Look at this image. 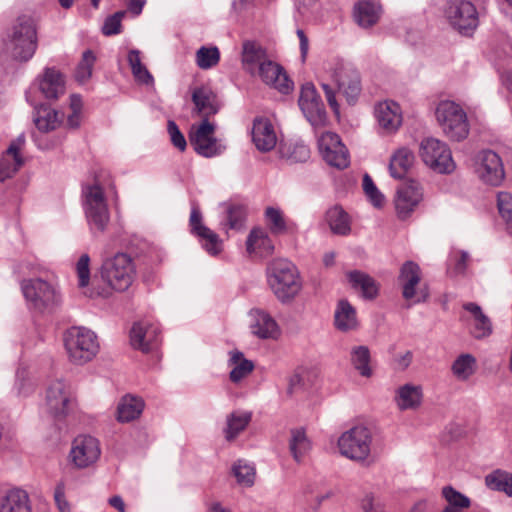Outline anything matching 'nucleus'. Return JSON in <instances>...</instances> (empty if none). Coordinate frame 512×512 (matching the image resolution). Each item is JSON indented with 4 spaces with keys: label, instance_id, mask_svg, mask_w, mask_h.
Wrapping results in <instances>:
<instances>
[{
    "label": "nucleus",
    "instance_id": "obj_48",
    "mask_svg": "<svg viewBox=\"0 0 512 512\" xmlns=\"http://www.w3.org/2000/svg\"><path fill=\"white\" fill-rule=\"evenodd\" d=\"M252 141L261 152L274 149L278 142L275 130H251Z\"/></svg>",
    "mask_w": 512,
    "mask_h": 512
},
{
    "label": "nucleus",
    "instance_id": "obj_63",
    "mask_svg": "<svg viewBox=\"0 0 512 512\" xmlns=\"http://www.w3.org/2000/svg\"><path fill=\"white\" fill-rule=\"evenodd\" d=\"M321 87L324 91L326 100L333 110L334 114L338 117L339 116V104L336 100L335 91L332 89V87L326 83H322Z\"/></svg>",
    "mask_w": 512,
    "mask_h": 512
},
{
    "label": "nucleus",
    "instance_id": "obj_26",
    "mask_svg": "<svg viewBox=\"0 0 512 512\" xmlns=\"http://www.w3.org/2000/svg\"><path fill=\"white\" fill-rule=\"evenodd\" d=\"M374 115L382 128H399L402 125V110L394 101L386 100L377 103L374 107Z\"/></svg>",
    "mask_w": 512,
    "mask_h": 512
},
{
    "label": "nucleus",
    "instance_id": "obj_29",
    "mask_svg": "<svg viewBox=\"0 0 512 512\" xmlns=\"http://www.w3.org/2000/svg\"><path fill=\"white\" fill-rule=\"evenodd\" d=\"M334 325L341 332L356 330L359 326L356 309L346 299L339 300L335 313Z\"/></svg>",
    "mask_w": 512,
    "mask_h": 512
},
{
    "label": "nucleus",
    "instance_id": "obj_35",
    "mask_svg": "<svg viewBox=\"0 0 512 512\" xmlns=\"http://www.w3.org/2000/svg\"><path fill=\"white\" fill-rule=\"evenodd\" d=\"M423 398L421 386L405 384L397 391V405L401 410L416 409L420 406Z\"/></svg>",
    "mask_w": 512,
    "mask_h": 512
},
{
    "label": "nucleus",
    "instance_id": "obj_18",
    "mask_svg": "<svg viewBox=\"0 0 512 512\" xmlns=\"http://www.w3.org/2000/svg\"><path fill=\"white\" fill-rule=\"evenodd\" d=\"M256 75H258L266 85L276 89L282 94H289L294 88V83L288 77L284 68L270 59L264 62V64L262 63Z\"/></svg>",
    "mask_w": 512,
    "mask_h": 512
},
{
    "label": "nucleus",
    "instance_id": "obj_39",
    "mask_svg": "<svg viewBox=\"0 0 512 512\" xmlns=\"http://www.w3.org/2000/svg\"><path fill=\"white\" fill-rule=\"evenodd\" d=\"M442 496L448 503L443 512H464L471 506V500L452 486L443 487Z\"/></svg>",
    "mask_w": 512,
    "mask_h": 512
},
{
    "label": "nucleus",
    "instance_id": "obj_52",
    "mask_svg": "<svg viewBox=\"0 0 512 512\" xmlns=\"http://www.w3.org/2000/svg\"><path fill=\"white\" fill-rule=\"evenodd\" d=\"M475 362L471 354H462L453 362L452 371L458 378L467 379L473 373Z\"/></svg>",
    "mask_w": 512,
    "mask_h": 512
},
{
    "label": "nucleus",
    "instance_id": "obj_25",
    "mask_svg": "<svg viewBox=\"0 0 512 512\" xmlns=\"http://www.w3.org/2000/svg\"><path fill=\"white\" fill-rule=\"evenodd\" d=\"M265 49L255 41H245L242 46V65L251 76H256L262 63L267 62Z\"/></svg>",
    "mask_w": 512,
    "mask_h": 512
},
{
    "label": "nucleus",
    "instance_id": "obj_44",
    "mask_svg": "<svg viewBox=\"0 0 512 512\" xmlns=\"http://www.w3.org/2000/svg\"><path fill=\"white\" fill-rule=\"evenodd\" d=\"M60 116L62 115L50 106L40 105L35 107L33 121L37 128H56L60 124Z\"/></svg>",
    "mask_w": 512,
    "mask_h": 512
},
{
    "label": "nucleus",
    "instance_id": "obj_31",
    "mask_svg": "<svg viewBox=\"0 0 512 512\" xmlns=\"http://www.w3.org/2000/svg\"><path fill=\"white\" fill-rule=\"evenodd\" d=\"M144 409V401L131 395L124 396L117 406V420L127 423L137 419Z\"/></svg>",
    "mask_w": 512,
    "mask_h": 512
},
{
    "label": "nucleus",
    "instance_id": "obj_9",
    "mask_svg": "<svg viewBox=\"0 0 512 512\" xmlns=\"http://www.w3.org/2000/svg\"><path fill=\"white\" fill-rule=\"evenodd\" d=\"M398 282L402 287V296L405 300L415 299L414 303L426 302L429 299V288L427 284L416 287L421 282V269L414 261H406L400 268Z\"/></svg>",
    "mask_w": 512,
    "mask_h": 512
},
{
    "label": "nucleus",
    "instance_id": "obj_20",
    "mask_svg": "<svg viewBox=\"0 0 512 512\" xmlns=\"http://www.w3.org/2000/svg\"><path fill=\"white\" fill-rule=\"evenodd\" d=\"M130 343L143 353L151 352L159 343L157 328L144 322L135 323L130 331Z\"/></svg>",
    "mask_w": 512,
    "mask_h": 512
},
{
    "label": "nucleus",
    "instance_id": "obj_36",
    "mask_svg": "<svg viewBox=\"0 0 512 512\" xmlns=\"http://www.w3.org/2000/svg\"><path fill=\"white\" fill-rule=\"evenodd\" d=\"M463 308L470 312L474 318V328L472 331L476 339L487 337L492 332V324L490 319L483 313L481 307L476 303H466Z\"/></svg>",
    "mask_w": 512,
    "mask_h": 512
},
{
    "label": "nucleus",
    "instance_id": "obj_28",
    "mask_svg": "<svg viewBox=\"0 0 512 512\" xmlns=\"http://www.w3.org/2000/svg\"><path fill=\"white\" fill-rule=\"evenodd\" d=\"M415 163V155L407 147H400L395 150L389 161V173L395 179H404Z\"/></svg>",
    "mask_w": 512,
    "mask_h": 512
},
{
    "label": "nucleus",
    "instance_id": "obj_11",
    "mask_svg": "<svg viewBox=\"0 0 512 512\" xmlns=\"http://www.w3.org/2000/svg\"><path fill=\"white\" fill-rule=\"evenodd\" d=\"M475 171L487 185L499 186L505 178V170L500 156L490 150H481L475 156Z\"/></svg>",
    "mask_w": 512,
    "mask_h": 512
},
{
    "label": "nucleus",
    "instance_id": "obj_50",
    "mask_svg": "<svg viewBox=\"0 0 512 512\" xmlns=\"http://www.w3.org/2000/svg\"><path fill=\"white\" fill-rule=\"evenodd\" d=\"M95 62L96 56L91 50H87L83 53L82 59L75 71V79L77 82L85 83L91 78Z\"/></svg>",
    "mask_w": 512,
    "mask_h": 512
},
{
    "label": "nucleus",
    "instance_id": "obj_23",
    "mask_svg": "<svg viewBox=\"0 0 512 512\" xmlns=\"http://www.w3.org/2000/svg\"><path fill=\"white\" fill-rule=\"evenodd\" d=\"M214 131L191 130L189 135L190 143L198 154L204 157H213L222 152L224 147L214 136Z\"/></svg>",
    "mask_w": 512,
    "mask_h": 512
},
{
    "label": "nucleus",
    "instance_id": "obj_41",
    "mask_svg": "<svg viewBox=\"0 0 512 512\" xmlns=\"http://www.w3.org/2000/svg\"><path fill=\"white\" fill-rule=\"evenodd\" d=\"M247 251L256 252L257 250L265 255L273 252L274 246L269 236L260 228H254L246 241Z\"/></svg>",
    "mask_w": 512,
    "mask_h": 512
},
{
    "label": "nucleus",
    "instance_id": "obj_5",
    "mask_svg": "<svg viewBox=\"0 0 512 512\" xmlns=\"http://www.w3.org/2000/svg\"><path fill=\"white\" fill-rule=\"evenodd\" d=\"M21 288L32 308L41 313H51L61 304L57 288L41 278L23 280Z\"/></svg>",
    "mask_w": 512,
    "mask_h": 512
},
{
    "label": "nucleus",
    "instance_id": "obj_4",
    "mask_svg": "<svg viewBox=\"0 0 512 512\" xmlns=\"http://www.w3.org/2000/svg\"><path fill=\"white\" fill-rule=\"evenodd\" d=\"M64 346L70 360L84 364L92 360L98 352L97 336L84 327H71L64 334Z\"/></svg>",
    "mask_w": 512,
    "mask_h": 512
},
{
    "label": "nucleus",
    "instance_id": "obj_33",
    "mask_svg": "<svg viewBox=\"0 0 512 512\" xmlns=\"http://www.w3.org/2000/svg\"><path fill=\"white\" fill-rule=\"evenodd\" d=\"M381 14V6L370 2H359L354 9V17L359 26L369 28L375 25Z\"/></svg>",
    "mask_w": 512,
    "mask_h": 512
},
{
    "label": "nucleus",
    "instance_id": "obj_19",
    "mask_svg": "<svg viewBox=\"0 0 512 512\" xmlns=\"http://www.w3.org/2000/svg\"><path fill=\"white\" fill-rule=\"evenodd\" d=\"M41 94L48 100H56L65 93V77L54 67H46L35 81Z\"/></svg>",
    "mask_w": 512,
    "mask_h": 512
},
{
    "label": "nucleus",
    "instance_id": "obj_60",
    "mask_svg": "<svg viewBox=\"0 0 512 512\" xmlns=\"http://www.w3.org/2000/svg\"><path fill=\"white\" fill-rule=\"evenodd\" d=\"M70 107L72 110V114L68 117V123L71 128L78 127L80 122V111L82 107L81 97L79 95H71L70 97Z\"/></svg>",
    "mask_w": 512,
    "mask_h": 512
},
{
    "label": "nucleus",
    "instance_id": "obj_53",
    "mask_svg": "<svg viewBox=\"0 0 512 512\" xmlns=\"http://www.w3.org/2000/svg\"><path fill=\"white\" fill-rule=\"evenodd\" d=\"M265 217L270 231L275 234H284L287 230L286 222L279 209L274 207H267L265 210Z\"/></svg>",
    "mask_w": 512,
    "mask_h": 512
},
{
    "label": "nucleus",
    "instance_id": "obj_10",
    "mask_svg": "<svg viewBox=\"0 0 512 512\" xmlns=\"http://www.w3.org/2000/svg\"><path fill=\"white\" fill-rule=\"evenodd\" d=\"M446 14L450 24L462 35H471L479 24L478 12L470 1L449 2Z\"/></svg>",
    "mask_w": 512,
    "mask_h": 512
},
{
    "label": "nucleus",
    "instance_id": "obj_49",
    "mask_svg": "<svg viewBox=\"0 0 512 512\" xmlns=\"http://www.w3.org/2000/svg\"><path fill=\"white\" fill-rule=\"evenodd\" d=\"M220 61V52L216 46L200 47L196 52V63L199 68L207 70L216 66Z\"/></svg>",
    "mask_w": 512,
    "mask_h": 512
},
{
    "label": "nucleus",
    "instance_id": "obj_56",
    "mask_svg": "<svg viewBox=\"0 0 512 512\" xmlns=\"http://www.w3.org/2000/svg\"><path fill=\"white\" fill-rule=\"evenodd\" d=\"M76 271L79 287L86 288L90 282V257L88 254L80 256L76 264Z\"/></svg>",
    "mask_w": 512,
    "mask_h": 512
},
{
    "label": "nucleus",
    "instance_id": "obj_55",
    "mask_svg": "<svg viewBox=\"0 0 512 512\" xmlns=\"http://www.w3.org/2000/svg\"><path fill=\"white\" fill-rule=\"evenodd\" d=\"M363 190H364L366 196L369 198L370 202L375 207L382 206V204L384 202V196L378 190V188L376 187L372 178L368 174H365L363 176Z\"/></svg>",
    "mask_w": 512,
    "mask_h": 512
},
{
    "label": "nucleus",
    "instance_id": "obj_24",
    "mask_svg": "<svg viewBox=\"0 0 512 512\" xmlns=\"http://www.w3.org/2000/svg\"><path fill=\"white\" fill-rule=\"evenodd\" d=\"M251 332L260 339H276L280 330L276 321L265 311L253 309L250 312Z\"/></svg>",
    "mask_w": 512,
    "mask_h": 512
},
{
    "label": "nucleus",
    "instance_id": "obj_51",
    "mask_svg": "<svg viewBox=\"0 0 512 512\" xmlns=\"http://www.w3.org/2000/svg\"><path fill=\"white\" fill-rule=\"evenodd\" d=\"M233 475L240 485L250 487L254 484L255 468L243 460H238L232 467Z\"/></svg>",
    "mask_w": 512,
    "mask_h": 512
},
{
    "label": "nucleus",
    "instance_id": "obj_45",
    "mask_svg": "<svg viewBox=\"0 0 512 512\" xmlns=\"http://www.w3.org/2000/svg\"><path fill=\"white\" fill-rule=\"evenodd\" d=\"M280 152L283 158L292 163H303L310 158V149L303 142L281 144Z\"/></svg>",
    "mask_w": 512,
    "mask_h": 512
},
{
    "label": "nucleus",
    "instance_id": "obj_37",
    "mask_svg": "<svg viewBox=\"0 0 512 512\" xmlns=\"http://www.w3.org/2000/svg\"><path fill=\"white\" fill-rule=\"evenodd\" d=\"M326 221L331 231L338 235H347L350 230L349 215L341 206H334L326 212Z\"/></svg>",
    "mask_w": 512,
    "mask_h": 512
},
{
    "label": "nucleus",
    "instance_id": "obj_17",
    "mask_svg": "<svg viewBox=\"0 0 512 512\" xmlns=\"http://www.w3.org/2000/svg\"><path fill=\"white\" fill-rule=\"evenodd\" d=\"M422 199V188L416 180L408 179L397 189L395 207L399 218L405 219Z\"/></svg>",
    "mask_w": 512,
    "mask_h": 512
},
{
    "label": "nucleus",
    "instance_id": "obj_22",
    "mask_svg": "<svg viewBox=\"0 0 512 512\" xmlns=\"http://www.w3.org/2000/svg\"><path fill=\"white\" fill-rule=\"evenodd\" d=\"M435 115L438 124L447 128L469 125L466 112L453 101H441L436 107Z\"/></svg>",
    "mask_w": 512,
    "mask_h": 512
},
{
    "label": "nucleus",
    "instance_id": "obj_21",
    "mask_svg": "<svg viewBox=\"0 0 512 512\" xmlns=\"http://www.w3.org/2000/svg\"><path fill=\"white\" fill-rule=\"evenodd\" d=\"M46 400L49 411L54 417H64L71 401L66 384L62 381L53 382L47 390Z\"/></svg>",
    "mask_w": 512,
    "mask_h": 512
},
{
    "label": "nucleus",
    "instance_id": "obj_7",
    "mask_svg": "<svg viewBox=\"0 0 512 512\" xmlns=\"http://www.w3.org/2000/svg\"><path fill=\"white\" fill-rule=\"evenodd\" d=\"M419 156L426 166L438 174H451L456 168L450 148L435 138L421 141Z\"/></svg>",
    "mask_w": 512,
    "mask_h": 512
},
{
    "label": "nucleus",
    "instance_id": "obj_64",
    "mask_svg": "<svg viewBox=\"0 0 512 512\" xmlns=\"http://www.w3.org/2000/svg\"><path fill=\"white\" fill-rule=\"evenodd\" d=\"M361 508L363 512H383L379 503L374 502V497L367 494L361 501Z\"/></svg>",
    "mask_w": 512,
    "mask_h": 512
},
{
    "label": "nucleus",
    "instance_id": "obj_57",
    "mask_svg": "<svg viewBox=\"0 0 512 512\" xmlns=\"http://www.w3.org/2000/svg\"><path fill=\"white\" fill-rule=\"evenodd\" d=\"M497 207L499 214L506 222H512V194L499 192L497 194Z\"/></svg>",
    "mask_w": 512,
    "mask_h": 512
},
{
    "label": "nucleus",
    "instance_id": "obj_14",
    "mask_svg": "<svg viewBox=\"0 0 512 512\" xmlns=\"http://www.w3.org/2000/svg\"><path fill=\"white\" fill-rule=\"evenodd\" d=\"M192 101L195 111L202 117V120L199 124L192 125L191 128H215L216 124L210 121V116L215 115L220 109L216 94L209 87H197L192 92Z\"/></svg>",
    "mask_w": 512,
    "mask_h": 512
},
{
    "label": "nucleus",
    "instance_id": "obj_47",
    "mask_svg": "<svg viewBox=\"0 0 512 512\" xmlns=\"http://www.w3.org/2000/svg\"><path fill=\"white\" fill-rule=\"evenodd\" d=\"M230 361L232 364H235V367L230 372V380L234 383L242 380L254 369L253 362L245 359L243 353L240 351H234Z\"/></svg>",
    "mask_w": 512,
    "mask_h": 512
},
{
    "label": "nucleus",
    "instance_id": "obj_32",
    "mask_svg": "<svg viewBox=\"0 0 512 512\" xmlns=\"http://www.w3.org/2000/svg\"><path fill=\"white\" fill-rule=\"evenodd\" d=\"M23 165V156L16 155L13 146L7 147L0 156V182L14 177Z\"/></svg>",
    "mask_w": 512,
    "mask_h": 512
},
{
    "label": "nucleus",
    "instance_id": "obj_27",
    "mask_svg": "<svg viewBox=\"0 0 512 512\" xmlns=\"http://www.w3.org/2000/svg\"><path fill=\"white\" fill-rule=\"evenodd\" d=\"M192 233L206 240L205 249L212 255L220 252L221 242L216 233L202 224V215L199 209L193 208L190 215Z\"/></svg>",
    "mask_w": 512,
    "mask_h": 512
},
{
    "label": "nucleus",
    "instance_id": "obj_58",
    "mask_svg": "<svg viewBox=\"0 0 512 512\" xmlns=\"http://www.w3.org/2000/svg\"><path fill=\"white\" fill-rule=\"evenodd\" d=\"M125 11H118L112 16H109L102 27V32L106 36L115 35L121 31V20L125 15Z\"/></svg>",
    "mask_w": 512,
    "mask_h": 512
},
{
    "label": "nucleus",
    "instance_id": "obj_6",
    "mask_svg": "<svg viewBox=\"0 0 512 512\" xmlns=\"http://www.w3.org/2000/svg\"><path fill=\"white\" fill-rule=\"evenodd\" d=\"M83 207L89 225L104 232L110 220L103 189L97 183L86 185L82 190Z\"/></svg>",
    "mask_w": 512,
    "mask_h": 512
},
{
    "label": "nucleus",
    "instance_id": "obj_3",
    "mask_svg": "<svg viewBox=\"0 0 512 512\" xmlns=\"http://www.w3.org/2000/svg\"><path fill=\"white\" fill-rule=\"evenodd\" d=\"M268 282L281 303H290L302 289L296 266L286 259H275L268 266Z\"/></svg>",
    "mask_w": 512,
    "mask_h": 512
},
{
    "label": "nucleus",
    "instance_id": "obj_40",
    "mask_svg": "<svg viewBox=\"0 0 512 512\" xmlns=\"http://www.w3.org/2000/svg\"><path fill=\"white\" fill-rule=\"evenodd\" d=\"M252 414L250 412H232L227 416V427L224 430L227 441H233L239 433L244 431L250 423Z\"/></svg>",
    "mask_w": 512,
    "mask_h": 512
},
{
    "label": "nucleus",
    "instance_id": "obj_30",
    "mask_svg": "<svg viewBox=\"0 0 512 512\" xmlns=\"http://www.w3.org/2000/svg\"><path fill=\"white\" fill-rule=\"evenodd\" d=\"M0 512H31L28 494L21 489L8 491L1 500Z\"/></svg>",
    "mask_w": 512,
    "mask_h": 512
},
{
    "label": "nucleus",
    "instance_id": "obj_16",
    "mask_svg": "<svg viewBox=\"0 0 512 512\" xmlns=\"http://www.w3.org/2000/svg\"><path fill=\"white\" fill-rule=\"evenodd\" d=\"M99 442L89 435H80L73 441L69 457L78 468H86L100 456Z\"/></svg>",
    "mask_w": 512,
    "mask_h": 512
},
{
    "label": "nucleus",
    "instance_id": "obj_15",
    "mask_svg": "<svg viewBox=\"0 0 512 512\" xmlns=\"http://www.w3.org/2000/svg\"><path fill=\"white\" fill-rule=\"evenodd\" d=\"M298 103L311 125L318 126L324 124L326 116L324 104L312 83L302 85Z\"/></svg>",
    "mask_w": 512,
    "mask_h": 512
},
{
    "label": "nucleus",
    "instance_id": "obj_2",
    "mask_svg": "<svg viewBox=\"0 0 512 512\" xmlns=\"http://www.w3.org/2000/svg\"><path fill=\"white\" fill-rule=\"evenodd\" d=\"M37 30L34 20L27 15L17 18L4 41L5 52L15 61L27 62L37 49Z\"/></svg>",
    "mask_w": 512,
    "mask_h": 512
},
{
    "label": "nucleus",
    "instance_id": "obj_12",
    "mask_svg": "<svg viewBox=\"0 0 512 512\" xmlns=\"http://www.w3.org/2000/svg\"><path fill=\"white\" fill-rule=\"evenodd\" d=\"M318 148L328 165L338 169H344L349 165L348 150L335 132H323L318 139Z\"/></svg>",
    "mask_w": 512,
    "mask_h": 512
},
{
    "label": "nucleus",
    "instance_id": "obj_46",
    "mask_svg": "<svg viewBox=\"0 0 512 512\" xmlns=\"http://www.w3.org/2000/svg\"><path fill=\"white\" fill-rule=\"evenodd\" d=\"M371 356L367 346H356L351 351V362L354 368L363 377H370L372 375V369L370 368Z\"/></svg>",
    "mask_w": 512,
    "mask_h": 512
},
{
    "label": "nucleus",
    "instance_id": "obj_8",
    "mask_svg": "<svg viewBox=\"0 0 512 512\" xmlns=\"http://www.w3.org/2000/svg\"><path fill=\"white\" fill-rule=\"evenodd\" d=\"M372 435L365 426H355L344 432L338 440L342 455L352 460H364L370 453Z\"/></svg>",
    "mask_w": 512,
    "mask_h": 512
},
{
    "label": "nucleus",
    "instance_id": "obj_1",
    "mask_svg": "<svg viewBox=\"0 0 512 512\" xmlns=\"http://www.w3.org/2000/svg\"><path fill=\"white\" fill-rule=\"evenodd\" d=\"M100 272L108 287H93L85 290L84 295L89 298H108L111 295V290L126 291L134 281L136 268L130 255L117 253L103 261Z\"/></svg>",
    "mask_w": 512,
    "mask_h": 512
},
{
    "label": "nucleus",
    "instance_id": "obj_43",
    "mask_svg": "<svg viewBox=\"0 0 512 512\" xmlns=\"http://www.w3.org/2000/svg\"><path fill=\"white\" fill-rule=\"evenodd\" d=\"M289 449L294 460L300 463L310 449V442L303 428H295L291 430Z\"/></svg>",
    "mask_w": 512,
    "mask_h": 512
},
{
    "label": "nucleus",
    "instance_id": "obj_54",
    "mask_svg": "<svg viewBox=\"0 0 512 512\" xmlns=\"http://www.w3.org/2000/svg\"><path fill=\"white\" fill-rule=\"evenodd\" d=\"M247 211L244 205L232 204L227 208V221L230 229L240 230L244 227Z\"/></svg>",
    "mask_w": 512,
    "mask_h": 512
},
{
    "label": "nucleus",
    "instance_id": "obj_13",
    "mask_svg": "<svg viewBox=\"0 0 512 512\" xmlns=\"http://www.w3.org/2000/svg\"><path fill=\"white\" fill-rule=\"evenodd\" d=\"M332 78L347 103L355 104L362 90L359 72L351 65L337 63Z\"/></svg>",
    "mask_w": 512,
    "mask_h": 512
},
{
    "label": "nucleus",
    "instance_id": "obj_62",
    "mask_svg": "<svg viewBox=\"0 0 512 512\" xmlns=\"http://www.w3.org/2000/svg\"><path fill=\"white\" fill-rule=\"evenodd\" d=\"M275 126H279L275 115H260L253 120V128H274Z\"/></svg>",
    "mask_w": 512,
    "mask_h": 512
},
{
    "label": "nucleus",
    "instance_id": "obj_38",
    "mask_svg": "<svg viewBox=\"0 0 512 512\" xmlns=\"http://www.w3.org/2000/svg\"><path fill=\"white\" fill-rule=\"evenodd\" d=\"M486 486L494 491L505 493L512 497V473L497 469L485 477Z\"/></svg>",
    "mask_w": 512,
    "mask_h": 512
},
{
    "label": "nucleus",
    "instance_id": "obj_59",
    "mask_svg": "<svg viewBox=\"0 0 512 512\" xmlns=\"http://www.w3.org/2000/svg\"><path fill=\"white\" fill-rule=\"evenodd\" d=\"M53 130H33V139L41 149H50L57 144V140L52 134Z\"/></svg>",
    "mask_w": 512,
    "mask_h": 512
},
{
    "label": "nucleus",
    "instance_id": "obj_34",
    "mask_svg": "<svg viewBox=\"0 0 512 512\" xmlns=\"http://www.w3.org/2000/svg\"><path fill=\"white\" fill-rule=\"evenodd\" d=\"M348 279L353 288L361 289L364 298L372 300L378 295L379 285L368 274L355 270L348 273Z\"/></svg>",
    "mask_w": 512,
    "mask_h": 512
},
{
    "label": "nucleus",
    "instance_id": "obj_42",
    "mask_svg": "<svg viewBox=\"0 0 512 512\" xmlns=\"http://www.w3.org/2000/svg\"><path fill=\"white\" fill-rule=\"evenodd\" d=\"M127 61L131 68L132 75L138 83L145 85L153 83V76L142 63L139 50H130L127 55Z\"/></svg>",
    "mask_w": 512,
    "mask_h": 512
},
{
    "label": "nucleus",
    "instance_id": "obj_61",
    "mask_svg": "<svg viewBox=\"0 0 512 512\" xmlns=\"http://www.w3.org/2000/svg\"><path fill=\"white\" fill-rule=\"evenodd\" d=\"M54 500L60 512H70V504L65 497V484L60 481L54 491Z\"/></svg>",
    "mask_w": 512,
    "mask_h": 512
}]
</instances>
